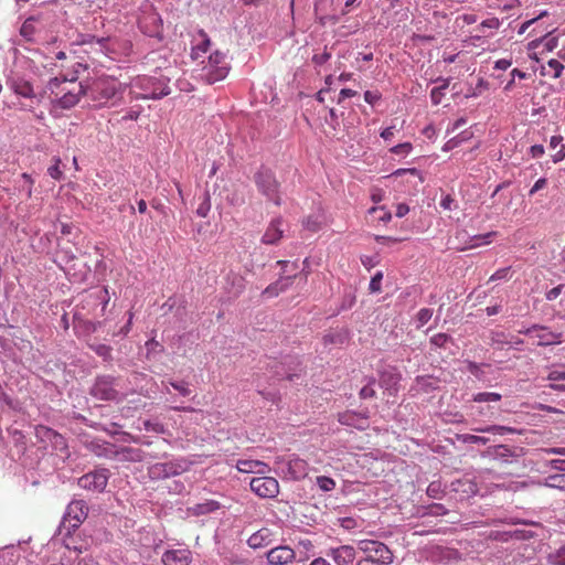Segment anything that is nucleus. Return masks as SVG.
Instances as JSON below:
<instances>
[{"label":"nucleus","mask_w":565,"mask_h":565,"mask_svg":"<svg viewBox=\"0 0 565 565\" xmlns=\"http://www.w3.org/2000/svg\"><path fill=\"white\" fill-rule=\"evenodd\" d=\"M564 481H565V476L555 475V476H550L547 478L546 484L548 487H554V488H564V484H563Z\"/></svg>","instance_id":"50"},{"label":"nucleus","mask_w":565,"mask_h":565,"mask_svg":"<svg viewBox=\"0 0 565 565\" xmlns=\"http://www.w3.org/2000/svg\"><path fill=\"white\" fill-rule=\"evenodd\" d=\"M562 289H563L562 285L552 288L550 291L546 292V299L550 301L555 300L561 295Z\"/></svg>","instance_id":"62"},{"label":"nucleus","mask_w":565,"mask_h":565,"mask_svg":"<svg viewBox=\"0 0 565 565\" xmlns=\"http://www.w3.org/2000/svg\"><path fill=\"white\" fill-rule=\"evenodd\" d=\"M114 377L102 376L98 377L92 387L90 394L100 401H114L117 398L118 393L114 387Z\"/></svg>","instance_id":"11"},{"label":"nucleus","mask_w":565,"mask_h":565,"mask_svg":"<svg viewBox=\"0 0 565 565\" xmlns=\"http://www.w3.org/2000/svg\"><path fill=\"white\" fill-rule=\"evenodd\" d=\"M205 79L209 84L224 79L230 72L226 53L216 50L210 56L204 67Z\"/></svg>","instance_id":"5"},{"label":"nucleus","mask_w":565,"mask_h":565,"mask_svg":"<svg viewBox=\"0 0 565 565\" xmlns=\"http://www.w3.org/2000/svg\"><path fill=\"white\" fill-rule=\"evenodd\" d=\"M20 32H21L22 36L30 39L34 32L33 20L29 19V20L24 21V23L21 26Z\"/></svg>","instance_id":"52"},{"label":"nucleus","mask_w":565,"mask_h":565,"mask_svg":"<svg viewBox=\"0 0 565 565\" xmlns=\"http://www.w3.org/2000/svg\"><path fill=\"white\" fill-rule=\"evenodd\" d=\"M280 463H282L286 467L287 473L294 480L303 479L308 475V462L305 459L299 458L298 456H291L287 460H281Z\"/></svg>","instance_id":"14"},{"label":"nucleus","mask_w":565,"mask_h":565,"mask_svg":"<svg viewBox=\"0 0 565 565\" xmlns=\"http://www.w3.org/2000/svg\"><path fill=\"white\" fill-rule=\"evenodd\" d=\"M65 547L70 554L74 552L76 555H78L87 551V543L78 540L76 536H71L65 540Z\"/></svg>","instance_id":"24"},{"label":"nucleus","mask_w":565,"mask_h":565,"mask_svg":"<svg viewBox=\"0 0 565 565\" xmlns=\"http://www.w3.org/2000/svg\"><path fill=\"white\" fill-rule=\"evenodd\" d=\"M316 481L319 489L324 492L332 491L335 488V481L330 477L319 476Z\"/></svg>","instance_id":"34"},{"label":"nucleus","mask_w":565,"mask_h":565,"mask_svg":"<svg viewBox=\"0 0 565 565\" xmlns=\"http://www.w3.org/2000/svg\"><path fill=\"white\" fill-rule=\"evenodd\" d=\"M448 87V83H445L444 85L439 87H434L430 92V98L434 105H438L441 103V99L445 95V89Z\"/></svg>","instance_id":"39"},{"label":"nucleus","mask_w":565,"mask_h":565,"mask_svg":"<svg viewBox=\"0 0 565 565\" xmlns=\"http://www.w3.org/2000/svg\"><path fill=\"white\" fill-rule=\"evenodd\" d=\"M171 385L174 390H177L183 396H188L191 393L190 388L183 382H180V383L172 382Z\"/></svg>","instance_id":"58"},{"label":"nucleus","mask_w":565,"mask_h":565,"mask_svg":"<svg viewBox=\"0 0 565 565\" xmlns=\"http://www.w3.org/2000/svg\"><path fill=\"white\" fill-rule=\"evenodd\" d=\"M117 456L122 460L140 461L142 459V451L137 448L122 447L117 451Z\"/></svg>","instance_id":"25"},{"label":"nucleus","mask_w":565,"mask_h":565,"mask_svg":"<svg viewBox=\"0 0 565 565\" xmlns=\"http://www.w3.org/2000/svg\"><path fill=\"white\" fill-rule=\"evenodd\" d=\"M132 85L142 90L136 95L137 99H160L171 93L166 78L142 76L138 77Z\"/></svg>","instance_id":"4"},{"label":"nucleus","mask_w":565,"mask_h":565,"mask_svg":"<svg viewBox=\"0 0 565 565\" xmlns=\"http://www.w3.org/2000/svg\"><path fill=\"white\" fill-rule=\"evenodd\" d=\"M563 136L555 135L551 137L550 148L557 149V151L552 156V160L554 163H557L565 159V145L563 143Z\"/></svg>","instance_id":"22"},{"label":"nucleus","mask_w":565,"mask_h":565,"mask_svg":"<svg viewBox=\"0 0 565 565\" xmlns=\"http://www.w3.org/2000/svg\"><path fill=\"white\" fill-rule=\"evenodd\" d=\"M330 58V53L323 52L322 54H315L312 57L313 63L318 65L324 64Z\"/></svg>","instance_id":"63"},{"label":"nucleus","mask_w":565,"mask_h":565,"mask_svg":"<svg viewBox=\"0 0 565 565\" xmlns=\"http://www.w3.org/2000/svg\"><path fill=\"white\" fill-rule=\"evenodd\" d=\"M450 340V337L446 333H438L430 338V343L437 348H443Z\"/></svg>","instance_id":"47"},{"label":"nucleus","mask_w":565,"mask_h":565,"mask_svg":"<svg viewBox=\"0 0 565 565\" xmlns=\"http://www.w3.org/2000/svg\"><path fill=\"white\" fill-rule=\"evenodd\" d=\"M296 557L295 551L289 546H277L267 553V559L270 565H287Z\"/></svg>","instance_id":"16"},{"label":"nucleus","mask_w":565,"mask_h":565,"mask_svg":"<svg viewBox=\"0 0 565 565\" xmlns=\"http://www.w3.org/2000/svg\"><path fill=\"white\" fill-rule=\"evenodd\" d=\"M550 381H565V370H553L548 373Z\"/></svg>","instance_id":"57"},{"label":"nucleus","mask_w":565,"mask_h":565,"mask_svg":"<svg viewBox=\"0 0 565 565\" xmlns=\"http://www.w3.org/2000/svg\"><path fill=\"white\" fill-rule=\"evenodd\" d=\"M9 89L18 98L17 108L21 111L33 113L42 103L43 95L35 90L33 83L20 74H12L7 79Z\"/></svg>","instance_id":"3"},{"label":"nucleus","mask_w":565,"mask_h":565,"mask_svg":"<svg viewBox=\"0 0 565 565\" xmlns=\"http://www.w3.org/2000/svg\"><path fill=\"white\" fill-rule=\"evenodd\" d=\"M477 433H493V434H500L503 435L505 433H512L513 429L507 426H500V425H492L487 427H477L473 428Z\"/></svg>","instance_id":"31"},{"label":"nucleus","mask_w":565,"mask_h":565,"mask_svg":"<svg viewBox=\"0 0 565 565\" xmlns=\"http://www.w3.org/2000/svg\"><path fill=\"white\" fill-rule=\"evenodd\" d=\"M255 184L260 193L275 204L280 205L279 183L268 169H260L254 175Z\"/></svg>","instance_id":"6"},{"label":"nucleus","mask_w":565,"mask_h":565,"mask_svg":"<svg viewBox=\"0 0 565 565\" xmlns=\"http://www.w3.org/2000/svg\"><path fill=\"white\" fill-rule=\"evenodd\" d=\"M124 85L115 77L103 75L90 79L84 86V95L96 103V106H107L109 102L124 93Z\"/></svg>","instance_id":"2"},{"label":"nucleus","mask_w":565,"mask_h":565,"mask_svg":"<svg viewBox=\"0 0 565 565\" xmlns=\"http://www.w3.org/2000/svg\"><path fill=\"white\" fill-rule=\"evenodd\" d=\"M109 479L108 469L102 468L90 471L77 480V484L85 490L103 492L107 487Z\"/></svg>","instance_id":"9"},{"label":"nucleus","mask_w":565,"mask_h":565,"mask_svg":"<svg viewBox=\"0 0 565 565\" xmlns=\"http://www.w3.org/2000/svg\"><path fill=\"white\" fill-rule=\"evenodd\" d=\"M89 348L104 360H111V348L106 344H88Z\"/></svg>","instance_id":"33"},{"label":"nucleus","mask_w":565,"mask_h":565,"mask_svg":"<svg viewBox=\"0 0 565 565\" xmlns=\"http://www.w3.org/2000/svg\"><path fill=\"white\" fill-rule=\"evenodd\" d=\"M52 103L63 109L74 107L84 95V85L77 82L76 76H56L46 85Z\"/></svg>","instance_id":"1"},{"label":"nucleus","mask_w":565,"mask_h":565,"mask_svg":"<svg viewBox=\"0 0 565 565\" xmlns=\"http://www.w3.org/2000/svg\"><path fill=\"white\" fill-rule=\"evenodd\" d=\"M179 471L177 467L173 463H161L156 465L151 468V473L160 476L163 475V477H170L173 475H177Z\"/></svg>","instance_id":"27"},{"label":"nucleus","mask_w":565,"mask_h":565,"mask_svg":"<svg viewBox=\"0 0 565 565\" xmlns=\"http://www.w3.org/2000/svg\"><path fill=\"white\" fill-rule=\"evenodd\" d=\"M315 11L321 19H337L339 14L347 13L341 7V0H315Z\"/></svg>","instance_id":"13"},{"label":"nucleus","mask_w":565,"mask_h":565,"mask_svg":"<svg viewBox=\"0 0 565 565\" xmlns=\"http://www.w3.org/2000/svg\"><path fill=\"white\" fill-rule=\"evenodd\" d=\"M21 178L24 180L23 190L25 191V195L28 199L32 196V188H33V179L28 173H22Z\"/></svg>","instance_id":"49"},{"label":"nucleus","mask_w":565,"mask_h":565,"mask_svg":"<svg viewBox=\"0 0 565 565\" xmlns=\"http://www.w3.org/2000/svg\"><path fill=\"white\" fill-rule=\"evenodd\" d=\"M358 548L363 552L372 561L382 564H391L393 562V554L390 548L382 542L374 540H361L358 542Z\"/></svg>","instance_id":"7"},{"label":"nucleus","mask_w":565,"mask_h":565,"mask_svg":"<svg viewBox=\"0 0 565 565\" xmlns=\"http://www.w3.org/2000/svg\"><path fill=\"white\" fill-rule=\"evenodd\" d=\"M284 232L282 217H275L269 222L260 241L265 245H276L284 237Z\"/></svg>","instance_id":"15"},{"label":"nucleus","mask_w":565,"mask_h":565,"mask_svg":"<svg viewBox=\"0 0 565 565\" xmlns=\"http://www.w3.org/2000/svg\"><path fill=\"white\" fill-rule=\"evenodd\" d=\"M427 495L433 499H439L444 492L440 481H433L427 487Z\"/></svg>","instance_id":"36"},{"label":"nucleus","mask_w":565,"mask_h":565,"mask_svg":"<svg viewBox=\"0 0 565 565\" xmlns=\"http://www.w3.org/2000/svg\"><path fill=\"white\" fill-rule=\"evenodd\" d=\"M273 542H274V534L267 527H263V529L258 530L257 532L253 533L249 536V539L247 540L248 546L254 550L267 547Z\"/></svg>","instance_id":"19"},{"label":"nucleus","mask_w":565,"mask_h":565,"mask_svg":"<svg viewBox=\"0 0 565 565\" xmlns=\"http://www.w3.org/2000/svg\"><path fill=\"white\" fill-rule=\"evenodd\" d=\"M375 241L380 244L394 245L402 242L403 239L397 237L377 235L375 236Z\"/></svg>","instance_id":"56"},{"label":"nucleus","mask_w":565,"mask_h":565,"mask_svg":"<svg viewBox=\"0 0 565 565\" xmlns=\"http://www.w3.org/2000/svg\"><path fill=\"white\" fill-rule=\"evenodd\" d=\"M412 148L413 146L411 142H403L391 148V152L394 154H407Z\"/></svg>","instance_id":"48"},{"label":"nucleus","mask_w":565,"mask_h":565,"mask_svg":"<svg viewBox=\"0 0 565 565\" xmlns=\"http://www.w3.org/2000/svg\"><path fill=\"white\" fill-rule=\"evenodd\" d=\"M375 380L369 381L366 385H364L360 391V397L363 399L373 398L376 395L374 388Z\"/></svg>","instance_id":"40"},{"label":"nucleus","mask_w":565,"mask_h":565,"mask_svg":"<svg viewBox=\"0 0 565 565\" xmlns=\"http://www.w3.org/2000/svg\"><path fill=\"white\" fill-rule=\"evenodd\" d=\"M302 226L310 232H318L321 228V223L315 216H308L302 221Z\"/></svg>","instance_id":"41"},{"label":"nucleus","mask_w":565,"mask_h":565,"mask_svg":"<svg viewBox=\"0 0 565 565\" xmlns=\"http://www.w3.org/2000/svg\"><path fill=\"white\" fill-rule=\"evenodd\" d=\"M433 317V310L429 308H422L416 315L417 329L424 327Z\"/></svg>","instance_id":"35"},{"label":"nucleus","mask_w":565,"mask_h":565,"mask_svg":"<svg viewBox=\"0 0 565 565\" xmlns=\"http://www.w3.org/2000/svg\"><path fill=\"white\" fill-rule=\"evenodd\" d=\"M447 510L444 505L435 503L429 507V513L434 515H445Z\"/></svg>","instance_id":"61"},{"label":"nucleus","mask_w":565,"mask_h":565,"mask_svg":"<svg viewBox=\"0 0 565 565\" xmlns=\"http://www.w3.org/2000/svg\"><path fill=\"white\" fill-rule=\"evenodd\" d=\"M545 150L542 145H534L530 148V153L533 158H540L544 154Z\"/></svg>","instance_id":"64"},{"label":"nucleus","mask_w":565,"mask_h":565,"mask_svg":"<svg viewBox=\"0 0 565 565\" xmlns=\"http://www.w3.org/2000/svg\"><path fill=\"white\" fill-rule=\"evenodd\" d=\"M358 94L356 90L350 89V88H343L339 93L338 103L341 104L345 98L353 97Z\"/></svg>","instance_id":"59"},{"label":"nucleus","mask_w":565,"mask_h":565,"mask_svg":"<svg viewBox=\"0 0 565 565\" xmlns=\"http://www.w3.org/2000/svg\"><path fill=\"white\" fill-rule=\"evenodd\" d=\"M328 555L331 556L338 565H353L355 550L350 545H342L337 548H331Z\"/></svg>","instance_id":"18"},{"label":"nucleus","mask_w":565,"mask_h":565,"mask_svg":"<svg viewBox=\"0 0 565 565\" xmlns=\"http://www.w3.org/2000/svg\"><path fill=\"white\" fill-rule=\"evenodd\" d=\"M87 515L88 507L85 501L74 500L67 505L64 520L67 521L72 527H78Z\"/></svg>","instance_id":"12"},{"label":"nucleus","mask_w":565,"mask_h":565,"mask_svg":"<svg viewBox=\"0 0 565 565\" xmlns=\"http://www.w3.org/2000/svg\"><path fill=\"white\" fill-rule=\"evenodd\" d=\"M521 333L532 335L537 339L539 347H550L561 344L563 342V333L553 331L550 327L534 324Z\"/></svg>","instance_id":"8"},{"label":"nucleus","mask_w":565,"mask_h":565,"mask_svg":"<svg viewBox=\"0 0 565 565\" xmlns=\"http://www.w3.org/2000/svg\"><path fill=\"white\" fill-rule=\"evenodd\" d=\"M294 278L295 276L279 278L275 282L267 286L263 291V295L268 298L277 297L280 292H284L289 288V286L292 284Z\"/></svg>","instance_id":"21"},{"label":"nucleus","mask_w":565,"mask_h":565,"mask_svg":"<svg viewBox=\"0 0 565 565\" xmlns=\"http://www.w3.org/2000/svg\"><path fill=\"white\" fill-rule=\"evenodd\" d=\"M547 67L553 72V78L561 77L564 71V65L558 60L555 58H552L547 62Z\"/></svg>","instance_id":"44"},{"label":"nucleus","mask_w":565,"mask_h":565,"mask_svg":"<svg viewBox=\"0 0 565 565\" xmlns=\"http://www.w3.org/2000/svg\"><path fill=\"white\" fill-rule=\"evenodd\" d=\"M250 490L264 499H273L279 493V483L273 477H253L249 481Z\"/></svg>","instance_id":"10"},{"label":"nucleus","mask_w":565,"mask_h":565,"mask_svg":"<svg viewBox=\"0 0 565 565\" xmlns=\"http://www.w3.org/2000/svg\"><path fill=\"white\" fill-rule=\"evenodd\" d=\"M263 465L262 462L259 461H254V460H238L237 461V469L241 471V472H253L254 469L258 466Z\"/></svg>","instance_id":"38"},{"label":"nucleus","mask_w":565,"mask_h":565,"mask_svg":"<svg viewBox=\"0 0 565 565\" xmlns=\"http://www.w3.org/2000/svg\"><path fill=\"white\" fill-rule=\"evenodd\" d=\"M369 213L371 215H374V217L379 222H383V223H387L392 218L391 212L385 210V207H383V206H381V207H371L369 210Z\"/></svg>","instance_id":"30"},{"label":"nucleus","mask_w":565,"mask_h":565,"mask_svg":"<svg viewBox=\"0 0 565 565\" xmlns=\"http://www.w3.org/2000/svg\"><path fill=\"white\" fill-rule=\"evenodd\" d=\"M548 565H565V546H562L547 555Z\"/></svg>","instance_id":"28"},{"label":"nucleus","mask_w":565,"mask_h":565,"mask_svg":"<svg viewBox=\"0 0 565 565\" xmlns=\"http://www.w3.org/2000/svg\"><path fill=\"white\" fill-rule=\"evenodd\" d=\"M471 137V132H468V131H463L461 135L459 136H456L451 139H449L446 143H445V147L444 149L445 150H450V149H454L455 147H457L461 141L463 140H467Z\"/></svg>","instance_id":"37"},{"label":"nucleus","mask_w":565,"mask_h":565,"mask_svg":"<svg viewBox=\"0 0 565 565\" xmlns=\"http://www.w3.org/2000/svg\"><path fill=\"white\" fill-rule=\"evenodd\" d=\"M74 320L79 324V323H83L85 330L87 332H96L98 330V328L102 326V322L100 321H97V322H93V321H82L81 318H79V313L78 312H75L74 315Z\"/></svg>","instance_id":"42"},{"label":"nucleus","mask_w":565,"mask_h":565,"mask_svg":"<svg viewBox=\"0 0 565 565\" xmlns=\"http://www.w3.org/2000/svg\"><path fill=\"white\" fill-rule=\"evenodd\" d=\"M338 420L342 425L352 426L358 429H365L369 426L367 418L353 412L339 414Z\"/></svg>","instance_id":"20"},{"label":"nucleus","mask_w":565,"mask_h":565,"mask_svg":"<svg viewBox=\"0 0 565 565\" xmlns=\"http://www.w3.org/2000/svg\"><path fill=\"white\" fill-rule=\"evenodd\" d=\"M547 185V179L546 178H540L533 186L529 191V195H534L540 190L544 189Z\"/></svg>","instance_id":"55"},{"label":"nucleus","mask_w":565,"mask_h":565,"mask_svg":"<svg viewBox=\"0 0 565 565\" xmlns=\"http://www.w3.org/2000/svg\"><path fill=\"white\" fill-rule=\"evenodd\" d=\"M199 35L201 36L202 42L195 46L194 51H201L202 53H206L211 45V40L203 30L199 31Z\"/></svg>","instance_id":"46"},{"label":"nucleus","mask_w":565,"mask_h":565,"mask_svg":"<svg viewBox=\"0 0 565 565\" xmlns=\"http://www.w3.org/2000/svg\"><path fill=\"white\" fill-rule=\"evenodd\" d=\"M221 508L220 502L215 500H206L205 502L198 503L193 508H191L193 514L203 515L211 512H214Z\"/></svg>","instance_id":"23"},{"label":"nucleus","mask_w":565,"mask_h":565,"mask_svg":"<svg viewBox=\"0 0 565 565\" xmlns=\"http://www.w3.org/2000/svg\"><path fill=\"white\" fill-rule=\"evenodd\" d=\"M500 26V21L498 18H489L484 21H482L479 25H478V31L481 32V33H484V29H491V30H495Z\"/></svg>","instance_id":"43"},{"label":"nucleus","mask_w":565,"mask_h":565,"mask_svg":"<svg viewBox=\"0 0 565 565\" xmlns=\"http://www.w3.org/2000/svg\"><path fill=\"white\" fill-rule=\"evenodd\" d=\"M510 277V267L498 269L491 277L490 281L508 279Z\"/></svg>","instance_id":"54"},{"label":"nucleus","mask_w":565,"mask_h":565,"mask_svg":"<svg viewBox=\"0 0 565 565\" xmlns=\"http://www.w3.org/2000/svg\"><path fill=\"white\" fill-rule=\"evenodd\" d=\"M501 398V394L494 392H482L473 395V402L477 403L499 402Z\"/></svg>","instance_id":"29"},{"label":"nucleus","mask_w":565,"mask_h":565,"mask_svg":"<svg viewBox=\"0 0 565 565\" xmlns=\"http://www.w3.org/2000/svg\"><path fill=\"white\" fill-rule=\"evenodd\" d=\"M462 440L465 443H469V444H482V445H486L489 441V439L486 437L470 435V434L463 435Z\"/></svg>","instance_id":"51"},{"label":"nucleus","mask_w":565,"mask_h":565,"mask_svg":"<svg viewBox=\"0 0 565 565\" xmlns=\"http://www.w3.org/2000/svg\"><path fill=\"white\" fill-rule=\"evenodd\" d=\"M191 561L192 554L188 548L169 550L162 555L164 565H190Z\"/></svg>","instance_id":"17"},{"label":"nucleus","mask_w":565,"mask_h":565,"mask_svg":"<svg viewBox=\"0 0 565 565\" xmlns=\"http://www.w3.org/2000/svg\"><path fill=\"white\" fill-rule=\"evenodd\" d=\"M382 279L383 274L382 271H377L371 279L369 289L371 292H380L382 289Z\"/></svg>","instance_id":"45"},{"label":"nucleus","mask_w":565,"mask_h":565,"mask_svg":"<svg viewBox=\"0 0 565 565\" xmlns=\"http://www.w3.org/2000/svg\"><path fill=\"white\" fill-rule=\"evenodd\" d=\"M380 99L381 93L379 90H366L364 93V100L370 105H374Z\"/></svg>","instance_id":"53"},{"label":"nucleus","mask_w":565,"mask_h":565,"mask_svg":"<svg viewBox=\"0 0 565 565\" xmlns=\"http://www.w3.org/2000/svg\"><path fill=\"white\" fill-rule=\"evenodd\" d=\"M494 236H497V232H489L482 235H476L471 237L470 244L467 246V248H476L481 245H488L491 243Z\"/></svg>","instance_id":"26"},{"label":"nucleus","mask_w":565,"mask_h":565,"mask_svg":"<svg viewBox=\"0 0 565 565\" xmlns=\"http://www.w3.org/2000/svg\"><path fill=\"white\" fill-rule=\"evenodd\" d=\"M143 426L146 430H151L154 433H163V426L161 424H153L150 420H145Z\"/></svg>","instance_id":"60"},{"label":"nucleus","mask_w":565,"mask_h":565,"mask_svg":"<svg viewBox=\"0 0 565 565\" xmlns=\"http://www.w3.org/2000/svg\"><path fill=\"white\" fill-rule=\"evenodd\" d=\"M53 164L47 169L49 175L54 180H61L63 177V171L61 169V159L58 157H54L52 159Z\"/></svg>","instance_id":"32"}]
</instances>
